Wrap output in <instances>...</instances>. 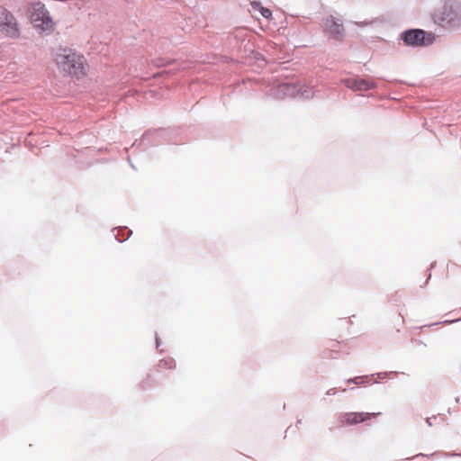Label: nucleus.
Here are the masks:
<instances>
[{"mask_svg":"<svg viewBox=\"0 0 461 461\" xmlns=\"http://www.w3.org/2000/svg\"><path fill=\"white\" fill-rule=\"evenodd\" d=\"M52 59L64 76L80 79L87 75L89 65L85 56L70 48H59L53 51Z\"/></svg>","mask_w":461,"mask_h":461,"instance_id":"1","label":"nucleus"},{"mask_svg":"<svg viewBox=\"0 0 461 461\" xmlns=\"http://www.w3.org/2000/svg\"><path fill=\"white\" fill-rule=\"evenodd\" d=\"M28 16L33 27L40 32L50 34L55 30L56 23L50 11L41 2H35L30 5Z\"/></svg>","mask_w":461,"mask_h":461,"instance_id":"2","label":"nucleus"},{"mask_svg":"<svg viewBox=\"0 0 461 461\" xmlns=\"http://www.w3.org/2000/svg\"><path fill=\"white\" fill-rule=\"evenodd\" d=\"M0 32L12 39H17L21 34L16 18L4 6H0Z\"/></svg>","mask_w":461,"mask_h":461,"instance_id":"3","label":"nucleus"},{"mask_svg":"<svg viewBox=\"0 0 461 461\" xmlns=\"http://www.w3.org/2000/svg\"><path fill=\"white\" fill-rule=\"evenodd\" d=\"M437 22L444 27H456L461 24V8L445 5L436 14Z\"/></svg>","mask_w":461,"mask_h":461,"instance_id":"4","label":"nucleus"},{"mask_svg":"<svg viewBox=\"0 0 461 461\" xmlns=\"http://www.w3.org/2000/svg\"><path fill=\"white\" fill-rule=\"evenodd\" d=\"M402 39L408 46L423 47L431 44L434 41V36L423 30L413 29L404 32Z\"/></svg>","mask_w":461,"mask_h":461,"instance_id":"5","label":"nucleus"},{"mask_svg":"<svg viewBox=\"0 0 461 461\" xmlns=\"http://www.w3.org/2000/svg\"><path fill=\"white\" fill-rule=\"evenodd\" d=\"M381 412H344L339 416V421L343 426L356 425L376 418Z\"/></svg>","mask_w":461,"mask_h":461,"instance_id":"6","label":"nucleus"},{"mask_svg":"<svg viewBox=\"0 0 461 461\" xmlns=\"http://www.w3.org/2000/svg\"><path fill=\"white\" fill-rule=\"evenodd\" d=\"M344 84L353 91H367L375 87L373 80L366 78H348L344 80Z\"/></svg>","mask_w":461,"mask_h":461,"instance_id":"7","label":"nucleus"},{"mask_svg":"<svg viewBox=\"0 0 461 461\" xmlns=\"http://www.w3.org/2000/svg\"><path fill=\"white\" fill-rule=\"evenodd\" d=\"M324 31L330 33L334 39L339 40L344 32L343 24L335 20L333 16H329L325 19Z\"/></svg>","mask_w":461,"mask_h":461,"instance_id":"8","label":"nucleus"},{"mask_svg":"<svg viewBox=\"0 0 461 461\" xmlns=\"http://www.w3.org/2000/svg\"><path fill=\"white\" fill-rule=\"evenodd\" d=\"M298 84H282L278 86L277 92L283 97H296Z\"/></svg>","mask_w":461,"mask_h":461,"instance_id":"9","label":"nucleus"},{"mask_svg":"<svg viewBox=\"0 0 461 461\" xmlns=\"http://www.w3.org/2000/svg\"><path fill=\"white\" fill-rule=\"evenodd\" d=\"M314 95V90L312 86L306 85L298 84L297 96L303 99L312 98Z\"/></svg>","mask_w":461,"mask_h":461,"instance_id":"10","label":"nucleus"},{"mask_svg":"<svg viewBox=\"0 0 461 461\" xmlns=\"http://www.w3.org/2000/svg\"><path fill=\"white\" fill-rule=\"evenodd\" d=\"M157 367L159 372L174 369L176 367V362L172 357H166L158 362Z\"/></svg>","mask_w":461,"mask_h":461,"instance_id":"11","label":"nucleus"},{"mask_svg":"<svg viewBox=\"0 0 461 461\" xmlns=\"http://www.w3.org/2000/svg\"><path fill=\"white\" fill-rule=\"evenodd\" d=\"M250 5H251L252 10L254 12H256V11L259 12L260 14L267 19L271 18L272 12L268 8L262 6L260 5V3L253 1L250 3Z\"/></svg>","mask_w":461,"mask_h":461,"instance_id":"12","label":"nucleus"},{"mask_svg":"<svg viewBox=\"0 0 461 461\" xmlns=\"http://www.w3.org/2000/svg\"><path fill=\"white\" fill-rule=\"evenodd\" d=\"M427 422H428V424H429V426H431V423H430V421H429V419H428V420H427Z\"/></svg>","mask_w":461,"mask_h":461,"instance_id":"13","label":"nucleus"}]
</instances>
